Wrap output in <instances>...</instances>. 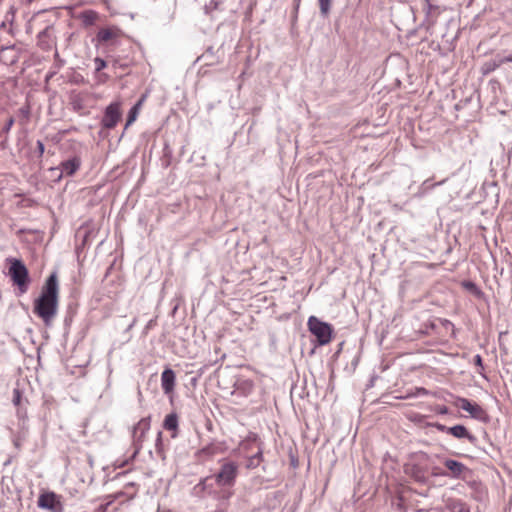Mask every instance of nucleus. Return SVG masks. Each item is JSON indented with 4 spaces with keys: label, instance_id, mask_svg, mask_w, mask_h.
I'll return each mask as SVG.
<instances>
[{
    "label": "nucleus",
    "instance_id": "7ed1b4c3",
    "mask_svg": "<svg viewBox=\"0 0 512 512\" xmlns=\"http://www.w3.org/2000/svg\"><path fill=\"white\" fill-rule=\"evenodd\" d=\"M9 267V275L15 285L18 286L22 293L28 289L29 275L26 266L19 259H11Z\"/></svg>",
    "mask_w": 512,
    "mask_h": 512
},
{
    "label": "nucleus",
    "instance_id": "7c9ffc66",
    "mask_svg": "<svg viewBox=\"0 0 512 512\" xmlns=\"http://www.w3.org/2000/svg\"><path fill=\"white\" fill-rule=\"evenodd\" d=\"M14 445H15L16 447H19V446H20V440H19V439H15V440H14Z\"/></svg>",
    "mask_w": 512,
    "mask_h": 512
},
{
    "label": "nucleus",
    "instance_id": "2eb2a0df",
    "mask_svg": "<svg viewBox=\"0 0 512 512\" xmlns=\"http://www.w3.org/2000/svg\"><path fill=\"white\" fill-rule=\"evenodd\" d=\"M117 36V32L110 28L101 29L97 33V39L100 42H107Z\"/></svg>",
    "mask_w": 512,
    "mask_h": 512
},
{
    "label": "nucleus",
    "instance_id": "cd10ccee",
    "mask_svg": "<svg viewBox=\"0 0 512 512\" xmlns=\"http://www.w3.org/2000/svg\"><path fill=\"white\" fill-rule=\"evenodd\" d=\"M437 411L440 414H447L448 413V408L446 406H440V407H438Z\"/></svg>",
    "mask_w": 512,
    "mask_h": 512
},
{
    "label": "nucleus",
    "instance_id": "4468645a",
    "mask_svg": "<svg viewBox=\"0 0 512 512\" xmlns=\"http://www.w3.org/2000/svg\"><path fill=\"white\" fill-rule=\"evenodd\" d=\"M164 429L176 432L178 429V416L175 413L168 414L163 422Z\"/></svg>",
    "mask_w": 512,
    "mask_h": 512
},
{
    "label": "nucleus",
    "instance_id": "bb28decb",
    "mask_svg": "<svg viewBox=\"0 0 512 512\" xmlns=\"http://www.w3.org/2000/svg\"><path fill=\"white\" fill-rule=\"evenodd\" d=\"M428 394H429V391L426 390L425 388H417V395L422 396V395H428Z\"/></svg>",
    "mask_w": 512,
    "mask_h": 512
},
{
    "label": "nucleus",
    "instance_id": "5701e85b",
    "mask_svg": "<svg viewBox=\"0 0 512 512\" xmlns=\"http://www.w3.org/2000/svg\"><path fill=\"white\" fill-rule=\"evenodd\" d=\"M12 401H13V403H14L15 405H19V404H20V401H21V394H20V392H19V390H18V389H15V390L13 391V400H12Z\"/></svg>",
    "mask_w": 512,
    "mask_h": 512
},
{
    "label": "nucleus",
    "instance_id": "c756f323",
    "mask_svg": "<svg viewBox=\"0 0 512 512\" xmlns=\"http://www.w3.org/2000/svg\"><path fill=\"white\" fill-rule=\"evenodd\" d=\"M414 476H415L417 481H424V477L419 475V473H415Z\"/></svg>",
    "mask_w": 512,
    "mask_h": 512
},
{
    "label": "nucleus",
    "instance_id": "423d86ee",
    "mask_svg": "<svg viewBox=\"0 0 512 512\" xmlns=\"http://www.w3.org/2000/svg\"><path fill=\"white\" fill-rule=\"evenodd\" d=\"M150 429V417H144L138 421V423L133 427L132 431V439L133 445L136 448V451L142 448V444L146 438V434Z\"/></svg>",
    "mask_w": 512,
    "mask_h": 512
},
{
    "label": "nucleus",
    "instance_id": "aec40b11",
    "mask_svg": "<svg viewBox=\"0 0 512 512\" xmlns=\"http://www.w3.org/2000/svg\"><path fill=\"white\" fill-rule=\"evenodd\" d=\"M13 124H14V118H13V117H10V118L7 120V122H6V124L4 125V127L2 128V131H1V133H0V137H1L2 135H4V134H5V135H6V134H8V133H9V131L11 130V128H12V126H13Z\"/></svg>",
    "mask_w": 512,
    "mask_h": 512
},
{
    "label": "nucleus",
    "instance_id": "c85d7f7f",
    "mask_svg": "<svg viewBox=\"0 0 512 512\" xmlns=\"http://www.w3.org/2000/svg\"><path fill=\"white\" fill-rule=\"evenodd\" d=\"M21 114H23L25 117H28L29 115V109L28 108H21L20 109Z\"/></svg>",
    "mask_w": 512,
    "mask_h": 512
},
{
    "label": "nucleus",
    "instance_id": "f3484780",
    "mask_svg": "<svg viewBox=\"0 0 512 512\" xmlns=\"http://www.w3.org/2000/svg\"><path fill=\"white\" fill-rule=\"evenodd\" d=\"M97 17H98L97 13L92 10L84 11L81 14V19H82L83 23L87 26L93 25L94 22L97 20Z\"/></svg>",
    "mask_w": 512,
    "mask_h": 512
},
{
    "label": "nucleus",
    "instance_id": "a211bd4d",
    "mask_svg": "<svg viewBox=\"0 0 512 512\" xmlns=\"http://www.w3.org/2000/svg\"><path fill=\"white\" fill-rule=\"evenodd\" d=\"M262 460V450L259 448L258 451L248 458L247 468H256Z\"/></svg>",
    "mask_w": 512,
    "mask_h": 512
},
{
    "label": "nucleus",
    "instance_id": "393cba45",
    "mask_svg": "<svg viewBox=\"0 0 512 512\" xmlns=\"http://www.w3.org/2000/svg\"><path fill=\"white\" fill-rule=\"evenodd\" d=\"M432 427H435L437 430H439L441 432H446V433H447V429H449V427H446L445 425L440 424V423H434V424H432Z\"/></svg>",
    "mask_w": 512,
    "mask_h": 512
},
{
    "label": "nucleus",
    "instance_id": "9b49d317",
    "mask_svg": "<svg viewBox=\"0 0 512 512\" xmlns=\"http://www.w3.org/2000/svg\"><path fill=\"white\" fill-rule=\"evenodd\" d=\"M447 433L451 434L457 439L467 438L470 442H474L476 440L475 436L471 435L463 425H455L453 427H449V429H447Z\"/></svg>",
    "mask_w": 512,
    "mask_h": 512
},
{
    "label": "nucleus",
    "instance_id": "a878e982",
    "mask_svg": "<svg viewBox=\"0 0 512 512\" xmlns=\"http://www.w3.org/2000/svg\"><path fill=\"white\" fill-rule=\"evenodd\" d=\"M473 361H474V364L479 366V367H483V364H482V358L479 354L475 355L473 357Z\"/></svg>",
    "mask_w": 512,
    "mask_h": 512
},
{
    "label": "nucleus",
    "instance_id": "39448f33",
    "mask_svg": "<svg viewBox=\"0 0 512 512\" xmlns=\"http://www.w3.org/2000/svg\"><path fill=\"white\" fill-rule=\"evenodd\" d=\"M82 160L79 156L75 155L65 161H62L58 167L51 168L52 172H58L57 179L60 180L62 177L73 176L81 167Z\"/></svg>",
    "mask_w": 512,
    "mask_h": 512
},
{
    "label": "nucleus",
    "instance_id": "f8f14e48",
    "mask_svg": "<svg viewBox=\"0 0 512 512\" xmlns=\"http://www.w3.org/2000/svg\"><path fill=\"white\" fill-rule=\"evenodd\" d=\"M444 465L450 471L451 476L454 478L460 477V475L466 470V467L463 463L452 459H446L444 461Z\"/></svg>",
    "mask_w": 512,
    "mask_h": 512
},
{
    "label": "nucleus",
    "instance_id": "9d476101",
    "mask_svg": "<svg viewBox=\"0 0 512 512\" xmlns=\"http://www.w3.org/2000/svg\"><path fill=\"white\" fill-rule=\"evenodd\" d=\"M161 385L164 393L172 392L175 385V373L172 369L167 368L161 374Z\"/></svg>",
    "mask_w": 512,
    "mask_h": 512
},
{
    "label": "nucleus",
    "instance_id": "0eeeda50",
    "mask_svg": "<svg viewBox=\"0 0 512 512\" xmlns=\"http://www.w3.org/2000/svg\"><path fill=\"white\" fill-rule=\"evenodd\" d=\"M38 506L50 512H63L60 497L53 492L41 494L38 498Z\"/></svg>",
    "mask_w": 512,
    "mask_h": 512
},
{
    "label": "nucleus",
    "instance_id": "dca6fc26",
    "mask_svg": "<svg viewBox=\"0 0 512 512\" xmlns=\"http://www.w3.org/2000/svg\"><path fill=\"white\" fill-rule=\"evenodd\" d=\"M448 509L451 512H470L468 506L460 500L450 501Z\"/></svg>",
    "mask_w": 512,
    "mask_h": 512
},
{
    "label": "nucleus",
    "instance_id": "f257e3e1",
    "mask_svg": "<svg viewBox=\"0 0 512 512\" xmlns=\"http://www.w3.org/2000/svg\"><path fill=\"white\" fill-rule=\"evenodd\" d=\"M59 305V284L57 273L53 272L47 278L41 293L34 300L33 312L46 326H50L58 312Z\"/></svg>",
    "mask_w": 512,
    "mask_h": 512
},
{
    "label": "nucleus",
    "instance_id": "20e7f679",
    "mask_svg": "<svg viewBox=\"0 0 512 512\" xmlns=\"http://www.w3.org/2000/svg\"><path fill=\"white\" fill-rule=\"evenodd\" d=\"M308 327L320 345H326L331 341L332 328L328 323L320 321L315 316H311L308 319Z\"/></svg>",
    "mask_w": 512,
    "mask_h": 512
},
{
    "label": "nucleus",
    "instance_id": "f03ea898",
    "mask_svg": "<svg viewBox=\"0 0 512 512\" xmlns=\"http://www.w3.org/2000/svg\"><path fill=\"white\" fill-rule=\"evenodd\" d=\"M238 474V465L234 462H225L221 465L220 470L213 476L202 480L199 484L194 487L196 494L200 491H204L207 486V482L214 479L219 486L231 487L235 483V479Z\"/></svg>",
    "mask_w": 512,
    "mask_h": 512
},
{
    "label": "nucleus",
    "instance_id": "4be33fe9",
    "mask_svg": "<svg viewBox=\"0 0 512 512\" xmlns=\"http://www.w3.org/2000/svg\"><path fill=\"white\" fill-rule=\"evenodd\" d=\"M94 63H95L96 71H101L102 69H104L106 67V62L102 58H99V57L95 58Z\"/></svg>",
    "mask_w": 512,
    "mask_h": 512
},
{
    "label": "nucleus",
    "instance_id": "6ab92c4d",
    "mask_svg": "<svg viewBox=\"0 0 512 512\" xmlns=\"http://www.w3.org/2000/svg\"><path fill=\"white\" fill-rule=\"evenodd\" d=\"M320 14L322 17H327L331 11L332 0H318Z\"/></svg>",
    "mask_w": 512,
    "mask_h": 512
},
{
    "label": "nucleus",
    "instance_id": "b1692460",
    "mask_svg": "<svg viewBox=\"0 0 512 512\" xmlns=\"http://www.w3.org/2000/svg\"><path fill=\"white\" fill-rule=\"evenodd\" d=\"M36 146H37V151H38L39 157H41L44 154L45 146L41 140L37 141Z\"/></svg>",
    "mask_w": 512,
    "mask_h": 512
},
{
    "label": "nucleus",
    "instance_id": "412c9836",
    "mask_svg": "<svg viewBox=\"0 0 512 512\" xmlns=\"http://www.w3.org/2000/svg\"><path fill=\"white\" fill-rule=\"evenodd\" d=\"M229 497H230V493H228L227 495H225L223 497V500L220 502L219 508H218V510H216V512H226L227 511Z\"/></svg>",
    "mask_w": 512,
    "mask_h": 512
},
{
    "label": "nucleus",
    "instance_id": "ddd939ff",
    "mask_svg": "<svg viewBox=\"0 0 512 512\" xmlns=\"http://www.w3.org/2000/svg\"><path fill=\"white\" fill-rule=\"evenodd\" d=\"M145 100V97L143 96L141 99L137 101V103L130 109L127 121L125 124V128L129 127L132 123H134L139 115L141 106Z\"/></svg>",
    "mask_w": 512,
    "mask_h": 512
},
{
    "label": "nucleus",
    "instance_id": "6e6552de",
    "mask_svg": "<svg viewBox=\"0 0 512 512\" xmlns=\"http://www.w3.org/2000/svg\"><path fill=\"white\" fill-rule=\"evenodd\" d=\"M121 117L120 104L113 102L107 106L102 118V125L107 129L114 128Z\"/></svg>",
    "mask_w": 512,
    "mask_h": 512
},
{
    "label": "nucleus",
    "instance_id": "1a4fd4ad",
    "mask_svg": "<svg viewBox=\"0 0 512 512\" xmlns=\"http://www.w3.org/2000/svg\"><path fill=\"white\" fill-rule=\"evenodd\" d=\"M457 406L462 410L468 412L474 418H480L481 415L484 413L481 406H479L476 403H472L466 398H458Z\"/></svg>",
    "mask_w": 512,
    "mask_h": 512
}]
</instances>
